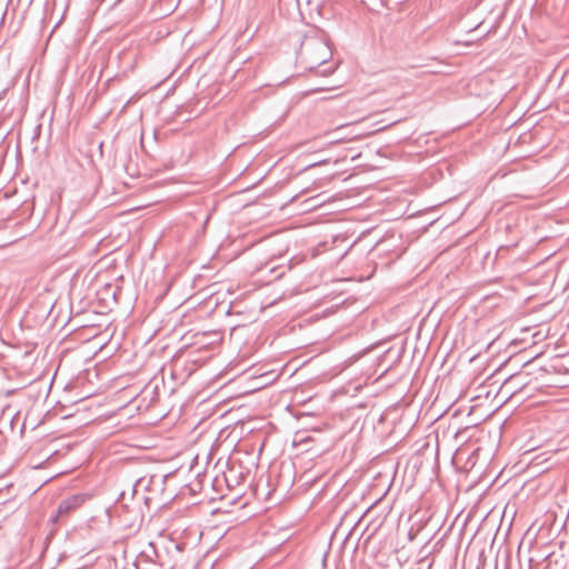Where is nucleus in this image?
<instances>
[{
    "label": "nucleus",
    "mask_w": 569,
    "mask_h": 569,
    "mask_svg": "<svg viewBox=\"0 0 569 569\" xmlns=\"http://www.w3.org/2000/svg\"><path fill=\"white\" fill-rule=\"evenodd\" d=\"M331 51L326 42L315 37H306L300 44L298 59L312 70L330 58Z\"/></svg>",
    "instance_id": "obj_1"
},
{
    "label": "nucleus",
    "mask_w": 569,
    "mask_h": 569,
    "mask_svg": "<svg viewBox=\"0 0 569 569\" xmlns=\"http://www.w3.org/2000/svg\"><path fill=\"white\" fill-rule=\"evenodd\" d=\"M159 555L154 543L149 542L147 548L143 549L136 560V566L139 569H159L161 565L158 561Z\"/></svg>",
    "instance_id": "obj_2"
},
{
    "label": "nucleus",
    "mask_w": 569,
    "mask_h": 569,
    "mask_svg": "<svg viewBox=\"0 0 569 569\" xmlns=\"http://www.w3.org/2000/svg\"><path fill=\"white\" fill-rule=\"evenodd\" d=\"M102 299H107L108 297H111L116 303H119L120 295H121V288L113 284H107L101 290Z\"/></svg>",
    "instance_id": "obj_3"
},
{
    "label": "nucleus",
    "mask_w": 569,
    "mask_h": 569,
    "mask_svg": "<svg viewBox=\"0 0 569 569\" xmlns=\"http://www.w3.org/2000/svg\"><path fill=\"white\" fill-rule=\"evenodd\" d=\"M70 510H73V508L70 506V501L64 499L59 503V507L57 510V517H62L64 513H68Z\"/></svg>",
    "instance_id": "obj_4"
},
{
    "label": "nucleus",
    "mask_w": 569,
    "mask_h": 569,
    "mask_svg": "<svg viewBox=\"0 0 569 569\" xmlns=\"http://www.w3.org/2000/svg\"><path fill=\"white\" fill-rule=\"evenodd\" d=\"M84 496L83 495H73L69 498H67L68 501H70V506L76 509L78 507H80L82 505V502L84 501Z\"/></svg>",
    "instance_id": "obj_5"
},
{
    "label": "nucleus",
    "mask_w": 569,
    "mask_h": 569,
    "mask_svg": "<svg viewBox=\"0 0 569 569\" xmlns=\"http://www.w3.org/2000/svg\"><path fill=\"white\" fill-rule=\"evenodd\" d=\"M143 485V479H139L137 480L136 485H134V491H137V488L142 486Z\"/></svg>",
    "instance_id": "obj_6"
}]
</instances>
